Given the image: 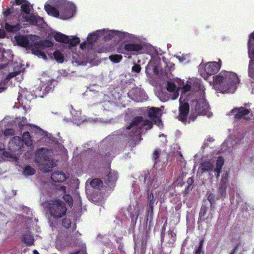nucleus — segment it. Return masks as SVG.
Instances as JSON below:
<instances>
[{
    "instance_id": "1",
    "label": "nucleus",
    "mask_w": 254,
    "mask_h": 254,
    "mask_svg": "<svg viewBox=\"0 0 254 254\" xmlns=\"http://www.w3.org/2000/svg\"><path fill=\"white\" fill-rule=\"evenodd\" d=\"M178 83L177 86L174 83L168 82L167 90L172 95L171 98L172 100L176 99L179 96V89L182 88V91L180 98V115L178 119L183 122L187 120L189 111V105L186 101L189 100L188 97L192 91L199 92L200 98L195 101H193L195 104V110L198 114L206 115L208 117L211 116V113L209 110V106L203 98L204 88L201 85L200 81L197 78H191L186 82V84L180 79L176 80Z\"/></svg>"
},
{
    "instance_id": "2",
    "label": "nucleus",
    "mask_w": 254,
    "mask_h": 254,
    "mask_svg": "<svg viewBox=\"0 0 254 254\" xmlns=\"http://www.w3.org/2000/svg\"><path fill=\"white\" fill-rule=\"evenodd\" d=\"M240 82V79L236 73L224 70L213 77V87L220 93H233Z\"/></svg>"
},
{
    "instance_id": "3",
    "label": "nucleus",
    "mask_w": 254,
    "mask_h": 254,
    "mask_svg": "<svg viewBox=\"0 0 254 254\" xmlns=\"http://www.w3.org/2000/svg\"><path fill=\"white\" fill-rule=\"evenodd\" d=\"M45 9L48 14L66 20L73 16L75 7L66 0H50L45 5Z\"/></svg>"
},
{
    "instance_id": "4",
    "label": "nucleus",
    "mask_w": 254,
    "mask_h": 254,
    "mask_svg": "<svg viewBox=\"0 0 254 254\" xmlns=\"http://www.w3.org/2000/svg\"><path fill=\"white\" fill-rule=\"evenodd\" d=\"M17 5L21 4V13L19 18L21 22H26V25H38L43 22V19L39 16L30 14L32 6L25 0H15Z\"/></svg>"
},
{
    "instance_id": "5",
    "label": "nucleus",
    "mask_w": 254,
    "mask_h": 254,
    "mask_svg": "<svg viewBox=\"0 0 254 254\" xmlns=\"http://www.w3.org/2000/svg\"><path fill=\"white\" fill-rule=\"evenodd\" d=\"M224 164V159L222 157H219L216 164L212 161H207L201 163L199 170L202 173L207 172L211 178L213 177L212 174L218 177L221 173V168Z\"/></svg>"
},
{
    "instance_id": "6",
    "label": "nucleus",
    "mask_w": 254,
    "mask_h": 254,
    "mask_svg": "<svg viewBox=\"0 0 254 254\" xmlns=\"http://www.w3.org/2000/svg\"><path fill=\"white\" fill-rule=\"evenodd\" d=\"M147 186L148 191V199L149 201V205L151 207L154 204L155 199H160L163 194L161 188H159V183L155 178L148 180L147 177L145 178V182H147Z\"/></svg>"
},
{
    "instance_id": "7",
    "label": "nucleus",
    "mask_w": 254,
    "mask_h": 254,
    "mask_svg": "<svg viewBox=\"0 0 254 254\" xmlns=\"http://www.w3.org/2000/svg\"><path fill=\"white\" fill-rule=\"evenodd\" d=\"M152 127V123L147 120H144L141 117L135 118L129 126L127 127V130H131L134 135H137L142 132L141 129H150Z\"/></svg>"
},
{
    "instance_id": "8",
    "label": "nucleus",
    "mask_w": 254,
    "mask_h": 254,
    "mask_svg": "<svg viewBox=\"0 0 254 254\" xmlns=\"http://www.w3.org/2000/svg\"><path fill=\"white\" fill-rule=\"evenodd\" d=\"M45 205L48 208L50 215L55 218H60L66 213V208L65 204L58 199L50 200L46 202Z\"/></svg>"
},
{
    "instance_id": "9",
    "label": "nucleus",
    "mask_w": 254,
    "mask_h": 254,
    "mask_svg": "<svg viewBox=\"0 0 254 254\" xmlns=\"http://www.w3.org/2000/svg\"><path fill=\"white\" fill-rule=\"evenodd\" d=\"M142 50L143 46L141 44L131 43L121 44L117 48L118 53L128 55L129 57L142 53Z\"/></svg>"
},
{
    "instance_id": "10",
    "label": "nucleus",
    "mask_w": 254,
    "mask_h": 254,
    "mask_svg": "<svg viewBox=\"0 0 254 254\" xmlns=\"http://www.w3.org/2000/svg\"><path fill=\"white\" fill-rule=\"evenodd\" d=\"M45 149L43 148L40 150L37 153V161L39 164L43 167L42 170L45 172L51 171V168L57 165L56 162L54 161L53 158L51 157H48L47 156H44L43 154Z\"/></svg>"
},
{
    "instance_id": "11",
    "label": "nucleus",
    "mask_w": 254,
    "mask_h": 254,
    "mask_svg": "<svg viewBox=\"0 0 254 254\" xmlns=\"http://www.w3.org/2000/svg\"><path fill=\"white\" fill-rule=\"evenodd\" d=\"M23 146V142L19 136L13 137L9 142L8 147L10 152H4L3 155L7 158H10L12 161H16L17 157L15 156L14 152L19 150Z\"/></svg>"
},
{
    "instance_id": "12",
    "label": "nucleus",
    "mask_w": 254,
    "mask_h": 254,
    "mask_svg": "<svg viewBox=\"0 0 254 254\" xmlns=\"http://www.w3.org/2000/svg\"><path fill=\"white\" fill-rule=\"evenodd\" d=\"M53 43L49 40L41 41L34 43L32 47V53L45 60H47V57L43 50L46 47H51Z\"/></svg>"
},
{
    "instance_id": "13",
    "label": "nucleus",
    "mask_w": 254,
    "mask_h": 254,
    "mask_svg": "<svg viewBox=\"0 0 254 254\" xmlns=\"http://www.w3.org/2000/svg\"><path fill=\"white\" fill-rule=\"evenodd\" d=\"M248 50L249 56L251 59L249 66V76L254 79V32L250 35Z\"/></svg>"
},
{
    "instance_id": "14",
    "label": "nucleus",
    "mask_w": 254,
    "mask_h": 254,
    "mask_svg": "<svg viewBox=\"0 0 254 254\" xmlns=\"http://www.w3.org/2000/svg\"><path fill=\"white\" fill-rule=\"evenodd\" d=\"M221 61H219V63L215 62L208 63L205 66V72H200L201 76L205 80H207L209 75L214 74L217 72L220 69Z\"/></svg>"
},
{
    "instance_id": "15",
    "label": "nucleus",
    "mask_w": 254,
    "mask_h": 254,
    "mask_svg": "<svg viewBox=\"0 0 254 254\" xmlns=\"http://www.w3.org/2000/svg\"><path fill=\"white\" fill-rule=\"evenodd\" d=\"M101 35H104V37L107 40L111 39L112 38H116L119 40H122L128 36L127 32H123L119 31L102 30Z\"/></svg>"
},
{
    "instance_id": "16",
    "label": "nucleus",
    "mask_w": 254,
    "mask_h": 254,
    "mask_svg": "<svg viewBox=\"0 0 254 254\" xmlns=\"http://www.w3.org/2000/svg\"><path fill=\"white\" fill-rule=\"evenodd\" d=\"M232 113L235 118L238 119H244L248 120H251L253 117V115L250 111L248 109L242 107L233 109Z\"/></svg>"
},
{
    "instance_id": "17",
    "label": "nucleus",
    "mask_w": 254,
    "mask_h": 254,
    "mask_svg": "<svg viewBox=\"0 0 254 254\" xmlns=\"http://www.w3.org/2000/svg\"><path fill=\"white\" fill-rule=\"evenodd\" d=\"M161 114V110L158 108L152 107L148 110L149 116L156 124H158V126L162 125L160 119Z\"/></svg>"
},
{
    "instance_id": "18",
    "label": "nucleus",
    "mask_w": 254,
    "mask_h": 254,
    "mask_svg": "<svg viewBox=\"0 0 254 254\" xmlns=\"http://www.w3.org/2000/svg\"><path fill=\"white\" fill-rule=\"evenodd\" d=\"M31 38L26 36H23L21 35H16L14 37V43L17 45L23 47H30L31 48L33 46L31 45L30 43V40Z\"/></svg>"
},
{
    "instance_id": "19",
    "label": "nucleus",
    "mask_w": 254,
    "mask_h": 254,
    "mask_svg": "<svg viewBox=\"0 0 254 254\" xmlns=\"http://www.w3.org/2000/svg\"><path fill=\"white\" fill-rule=\"evenodd\" d=\"M28 91H24L23 93H19L20 95L17 98L18 103L20 104L24 110H28V107H27L26 105H28L29 102V95H27Z\"/></svg>"
},
{
    "instance_id": "20",
    "label": "nucleus",
    "mask_w": 254,
    "mask_h": 254,
    "mask_svg": "<svg viewBox=\"0 0 254 254\" xmlns=\"http://www.w3.org/2000/svg\"><path fill=\"white\" fill-rule=\"evenodd\" d=\"M241 140L236 138L235 136H230L223 143L222 147L226 146L227 148H231L235 145L240 143Z\"/></svg>"
},
{
    "instance_id": "21",
    "label": "nucleus",
    "mask_w": 254,
    "mask_h": 254,
    "mask_svg": "<svg viewBox=\"0 0 254 254\" xmlns=\"http://www.w3.org/2000/svg\"><path fill=\"white\" fill-rule=\"evenodd\" d=\"M51 179L56 182H63L66 180V176L64 173L57 171L52 174Z\"/></svg>"
},
{
    "instance_id": "22",
    "label": "nucleus",
    "mask_w": 254,
    "mask_h": 254,
    "mask_svg": "<svg viewBox=\"0 0 254 254\" xmlns=\"http://www.w3.org/2000/svg\"><path fill=\"white\" fill-rule=\"evenodd\" d=\"M54 37L55 39L58 42L63 43H68L69 41V37L60 33H56L54 34Z\"/></svg>"
},
{
    "instance_id": "23",
    "label": "nucleus",
    "mask_w": 254,
    "mask_h": 254,
    "mask_svg": "<svg viewBox=\"0 0 254 254\" xmlns=\"http://www.w3.org/2000/svg\"><path fill=\"white\" fill-rule=\"evenodd\" d=\"M87 185L88 184L93 188L98 189L102 186V182L98 179H95L92 180H88L86 183Z\"/></svg>"
},
{
    "instance_id": "24",
    "label": "nucleus",
    "mask_w": 254,
    "mask_h": 254,
    "mask_svg": "<svg viewBox=\"0 0 254 254\" xmlns=\"http://www.w3.org/2000/svg\"><path fill=\"white\" fill-rule=\"evenodd\" d=\"M51 59H54L58 63H62L64 61L63 55L59 51H55L52 55L51 56Z\"/></svg>"
},
{
    "instance_id": "25",
    "label": "nucleus",
    "mask_w": 254,
    "mask_h": 254,
    "mask_svg": "<svg viewBox=\"0 0 254 254\" xmlns=\"http://www.w3.org/2000/svg\"><path fill=\"white\" fill-rule=\"evenodd\" d=\"M101 32L102 31L99 30L95 33L89 34L87 38V42L89 44H91L93 42L96 41L98 37L101 36Z\"/></svg>"
},
{
    "instance_id": "26",
    "label": "nucleus",
    "mask_w": 254,
    "mask_h": 254,
    "mask_svg": "<svg viewBox=\"0 0 254 254\" xmlns=\"http://www.w3.org/2000/svg\"><path fill=\"white\" fill-rule=\"evenodd\" d=\"M72 114V121L74 124H76L77 125L81 124L80 119H79V116L80 115L81 113L79 111L74 110L72 109L70 111Z\"/></svg>"
},
{
    "instance_id": "27",
    "label": "nucleus",
    "mask_w": 254,
    "mask_h": 254,
    "mask_svg": "<svg viewBox=\"0 0 254 254\" xmlns=\"http://www.w3.org/2000/svg\"><path fill=\"white\" fill-rule=\"evenodd\" d=\"M27 146H30L32 144V140L29 132L26 131L23 134V141H22Z\"/></svg>"
},
{
    "instance_id": "28",
    "label": "nucleus",
    "mask_w": 254,
    "mask_h": 254,
    "mask_svg": "<svg viewBox=\"0 0 254 254\" xmlns=\"http://www.w3.org/2000/svg\"><path fill=\"white\" fill-rule=\"evenodd\" d=\"M5 28L8 32H15L18 31L20 29V25L19 24L11 25L8 23H6L5 25Z\"/></svg>"
},
{
    "instance_id": "29",
    "label": "nucleus",
    "mask_w": 254,
    "mask_h": 254,
    "mask_svg": "<svg viewBox=\"0 0 254 254\" xmlns=\"http://www.w3.org/2000/svg\"><path fill=\"white\" fill-rule=\"evenodd\" d=\"M35 173V170L30 166H26L23 170V174L26 176L32 175Z\"/></svg>"
},
{
    "instance_id": "30",
    "label": "nucleus",
    "mask_w": 254,
    "mask_h": 254,
    "mask_svg": "<svg viewBox=\"0 0 254 254\" xmlns=\"http://www.w3.org/2000/svg\"><path fill=\"white\" fill-rule=\"evenodd\" d=\"M23 241L28 245H32L34 243L33 236L30 234H27L23 237Z\"/></svg>"
},
{
    "instance_id": "31",
    "label": "nucleus",
    "mask_w": 254,
    "mask_h": 254,
    "mask_svg": "<svg viewBox=\"0 0 254 254\" xmlns=\"http://www.w3.org/2000/svg\"><path fill=\"white\" fill-rule=\"evenodd\" d=\"M151 71L154 73L157 72L156 67L154 65L153 62L150 61L146 66V71L148 73L151 72Z\"/></svg>"
},
{
    "instance_id": "32",
    "label": "nucleus",
    "mask_w": 254,
    "mask_h": 254,
    "mask_svg": "<svg viewBox=\"0 0 254 254\" xmlns=\"http://www.w3.org/2000/svg\"><path fill=\"white\" fill-rule=\"evenodd\" d=\"M108 181L109 182H114L117 180L118 174L115 172L110 173L108 175Z\"/></svg>"
},
{
    "instance_id": "33",
    "label": "nucleus",
    "mask_w": 254,
    "mask_h": 254,
    "mask_svg": "<svg viewBox=\"0 0 254 254\" xmlns=\"http://www.w3.org/2000/svg\"><path fill=\"white\" fill-rule=\"evenodd\" d=\"M110 60L115 63L120 62L123 59V57L120 55H113L109 57Z\"/></svg>"
},
{
    "instance_id": "34",
    "label": "nucleus",
    "mask_w": 254,
    "mask_h": 254,
    "mask_svg": "<svg viewBox=\"0 0 254 254\" xmlns=\"http://www.w3.org/2000/svg\"><path fill=\"white\" fill-rule=\"evenodd\" d=\"M80 42L79 38L76 37H73L72 38H69V41L68 43L69 45L73 46L76 45Z\"/></svg>"
},
{
    "instance_id": "35",
    "label": "nucleus",
    "mask_w": 254,
    "mask_h": 254,
    "mask_svg": "<svg viewBox=\"0 0 254 254\" xmlns=\"http://www.w3.org/2000/svg\"><path fill=\"white\" fill-rule=\"evenodd\" d=\"M63 198L64 199V200L66 202L68 203V204H69V206L72 205V204H73L72 198L70 195H69L68 194H65L63 196Z\"/></svg>"
},
{
    "instance_id": "36",
    "label": "nucleus",
    "mask_w": 254,
    "mask_h": 254,
    "mask_svg": "<svg viewBox=\"0 0 254 254\" xmlns=\"http://www.w3.org/2000/svg\"><path fill=\"white\" fill-rule=\"evenodd\" d=\"M207 208L205 206L202 207L201 208L200 213H199V217L201 219L205 220L204 215L206 213ZM208 219V218H206V219Z\"/></svg>"
},
{
    "instance_id": "37",
    "label": "nucleus",
    "mask_w": 254,
    "mask_h": 254,
    "mask_svg": "<svg viewBox=\"0 0 254 254\" xmlns=\"http://www.w3.org/2000/svg\"><path fill=\"white\" fill-rule=\"evenodd\" d=\"M175 57L178 59L180 63H183L185 61H187L189 56L187 55L180 56H175Z\"/></svg>"
},
{
    "instance_id": "38",
    "label": "nucleus",
    "mask_w": 254,
    "mask_h": 254,
    "mask_svg": "<svg viewBox=\"0 0 254 254\" xmlns=\"http://www.w3.org/2000/svg\"><path fill=\"white\" fill-rule=\"evenodd\" d=\"M63 225L65 228H68L70 225V221L68 219H64L63 222Z\"/></svg>"
},
{
    "instance_id": "39",
    "label": "nucleus",
    "mask_w": 254,
    "mask_h": 254,
    "mask_svg": "<svg viewBox=\"0 0 254 254\" xmlns=\"http://www.w3.org/2000/svg\"><path fill=\"white\" fill-rule=\"evenodd\" d=\"M14 134V131L12 129H6L4 132L5 136L12 135Z\"/></svg>"
},
{
    "instance_id": "40",
    "label": "nucleus",
    "mask_w": 254,
    "mask_h": 254,
    "mask_svg": "<svg viewBox=\"0 0 254 254\" xmlns=\"http://www.w3.org/2000/svg\"><path fill=\"white\" fill-rule=\"evenodd\" d=\"M140 70H141V67H140V65H139L138 64H135L132 67V70L136 73L139 72Z\"/></svg>"
},
{
    "instance_id": "41",
    "label": "nucleus",
    "mask_w": 254,
    "mask_h": 254,
    "mask_svg": "<svg viewBox=\"0 0 254 254\" xmlns=\"http://www.w3.org/2000/svg\"><path fill=\"white\" fill-rule=\"evenodd\" d=\"M207 199L210 202L211 205H212V203L214 200V197L213 194H209L207 197Z\"/></svg>"
},
{
    "instance_id": "42",
    "label": "nucleus",
    "mask_w": 254,
    "mask_h": 254,
    "mask_svg": "<svg viewBox=\"0 0 254 254\" xmlns=\"http://www.w3.org/2000/svg\"><path fill=\"white\" fill-rule=\"evenodd\" d=\"M18 73H19L18 72H13L10 73L8 74V75L7 76L6 79H10V78L16 76Z\"/></svg>"
},
{
    "instance_id": "43",
    "label": "nucleus",
    "mask_w": 254,
    "mask_h": 254,
    "mask_svg": "<svg viewBox=\"0 0 254 254\" xmlns=\"http://www.w3.org/2000/svg\"><path fill=\"white\" fill-rule=\"evenodd\" d=\"M158 155H159V151L158 150H155L153 153V158L155 160L157 159L158 157Z\"/></svg>"
},
{
    "instance_id": "44",
    "label": "nucleus",
    "mask_w": 254,
    "mask_h": 254,
    "mask_svg": "<svg viewBox=\"0 0 254 254\" xmlns=\"http://www.w3.org/2000/svg\"><path fill=\"white\" fill-rule=\"evenodd\" d=\"M5 35V31L3 29H0V38L4 37Z\"/></svg>"
},
{
    "instance_id": "45",
    "label": "nucleus",
    "mask_w": 254,
    "mask_h": 254,
    "mask_svg": "<svg viewBox=\"0 0 254 254\" xmlns=\"http://www.w3.org/2000/svg\"><path fill=\"white\" fill-rule=\"evenodd\" d=\"M202 251V248L201 247H198V248L195 251V254H200Z\"/></svg>"
},
{
    "instance_id": "46",
    "label": "nucleus",
    "mask_w": 254,
    "mask_h": 254,
    "mask_svg": "<svg viewBox=\"0 0 254 254\" xmlns=\"http://www.w3.org/2000/svg\"><path fill=\"white\" fill-rule=\"evenodd\" d=\"M5 88H6V87L4 86H3L2 85V83H0V93L2 92L3 91H4Z\"/></svg>"
},
{
    "instance_id": "47",
    "label": "nucleus",
    "mask_w": 254,
    "mask_h": 254,
    "mask_svg": "<svg viewBox=\"0 0 254 254\" xmlns=\"http://www.w3.org/2000/svg\"><path fill=\"white\" fill-rule=\"evenodd\" d=\"M86 45V42H83L80 45V48L82 49H83L84 48H85Z\"/></svg>"
},
{
    "instance_id": "48",
    "label": "nucleus",
    "mask_w": 254,
    "mask_h": 254,
    "mask_svg": "<svg viewBox=\"0 0 254 254\" xmlns=\"http://www.w3.org/2000/svg\"><path fill=\"white\" fill-rule=\"evenodd\" d=\"M10 10L9 9H7L6 10L4 11L3 12V14L5 15V16H7L10 13Z\"/></svg>"
},
{
    "instance_id": "49",
    "label": "nucleus",
    "mask_w": 254,
    "mask_h": 254,
    "mask_svg": "<svg viewBox=\"0 0 254 254\" xmlns=\"http://www.w3.org/2000/svg\"><path fill=\"white\" fill-rule=\"evenodd\" d=\"M60 190L62 191L63 192L65 193V187H61L60 188Z\"/></svg>"
},
{
    "instance_id": "50",
    "label": "nucleus",
    "mask_w": 254,
    "mask_h": 254,
    "mask_svg": "<svg viewBox=\"0 0 254 254\" xmlns=\"http://www.w3.org/2000/svg\"><path fill=\"white\" fill-rule=\"evenodd\" d=\"M163 137L164 138V140L163 141V143H166V139H165V136L164 135H162L160 136V137Z\"/></svg>"
},
{
    "instance_id": "51",
    "label": "nucleus",
    "mask_w": 254,
    "mask_h": 254,
    "mask_svg": "<svg viewBox=\"0 0 254 254\" xmlns=\"http://www.w3.org/2000/svg\"><path fill=\"white\" fill-rule=\"evenodd\" d=\"M202 245H203V241H201L199 243V247H201V248H202Z\"/></svg>"
},
{
    "instance_id": "52",
    "label": "nucleus",
    "mask_w": 254,
    "mask_h": 254,
    "mask_svg": "<svg viewBox=\"0 0 254 254\" xmlns=\"http://www.w3.org/2000/svg\"><path fill=\"white\" fill-rule=\"evenodd\" d=\"M237 247H236V248L234 249V250L233 252H232L231 253V254H234V253H235V252H236V251L237 250Z\"/></svg>"
},
{
    "instance_id": "53",
    "label": "nucleus",
    "mask_w": 254,
    "mask_h": 254,
    "mask_svg": "<svg viewBox=\"0 0 254 254\" xmlns=\"http://www.w3.org/2000/svg\"><path fill=\"white\" fill-rule=\"evenodd\" d=\"M33 254H39L36 250L33 251Z\"/></svg>"
},
{
    "instance_id": "54",
    "label": "nucleus",
    "mask_w": 254,
    "mask_h": 254,
    "mask_svg": "<svg viewBox=\"0 0 254 254\" xmlns=\"http://www.w3.org/2000/svg\"><path fill=\"white\" fill-rule=\"evenodd\" d=\"M34 127L36 128L38 131H40V129L39 127H37L36 126H34Z\"/></svg>"
},
{
    "instance_id": "55",
    "label": "nucleus",
    "mask_w": 254,
    "mask_h": 254,
    "mask_svg": "<svg viewBox=\"0 0 254 254\" xmlns=\"http://www.w3.org/2000/svg\"><path fill=\"white\" fill-rule=\"evenodd\" d=\"M2 148V145L1 144H0V150H1Z\"/></svg>"
},
{
    "instance_id": "56",
    "label": "nucleus",
    "mask_w": 254,
    "mask_h": 254,
    "mask_svg": "<svg viewBox=\"0 0 254 254\" xmlns=\"http://www.w3.org/2000/svg\"><path fill=\"white\" fill-rule=\"evenodd\" d=\"M188 182H191H191H192V180H191V179H190H190H189V180H188Z\"/></svg>"
},
{
    "instance_id": "57",
    "label": "nucleus",
    "mask_w": 254,
    "mask_h": 254,
    "mask_svg": "<svg viewBox=\"0 0 254 254\" xmlns=\"http://www.w3.org/2000/svg\"><path fill=\"white\" fill-rule=\"evenodd\" d=\"M226 180V178H224V179H222V181H224V182H225Z\"/></svg>"
},
{
    "instance_id": "58",
    "label": "nucleus",
    "mask_w": 254,
    "mask_h": 254,
    "mask_svg": "<svg viewBox=\"0 0 254 254\" xmlns=\"http://www.w3.org/2000/svg\"><path fill=\"white\" fill-rule=\"evenodd\" d=\"M212 217V214H211L209 219H211Z\"/></svg>"
},
{
    "instance_id": "59",
    "label": "nucleus",
    "mask_w": 254,
    "mask_h": 254,
    "mask_svg": "<svg viewBox=\"0 0 254 254\" xmlns=\"http://www.w3.org/2000/svg\"><path fill=\"white\" fill-rule=\"evenodd\" d=\"M2 57H3V58H4V57H5V56H4V53H3V54H2Z\"/></svg>"
},
{
    "instance_id": "60",
    "label": "nucleus",
    "mask_w": 254,
    "mask_h": 254,
    "mask_svg": "<svg viewBox=\"0 0 254 254\" xmlns=\"http://www.w3.org/2000/svg\"><path fill=\"white\" fill-rule=\"evenodd\" d=\"M190 118H192V120H194V119H195V118H193V117H191Z\"/></svg>"
},
{
    "instance_id": "61",
    "label": "nucleus",
    "mask_w": 254,
    "mask_h": 254,
    "mask_svg": "<svg viewBox=\"0 0 254 254\" xmlns=\"http://www.w3.org/2000/svg\"><path fill=\"white\" fill-rule=\"evenodd\" d=\"M252 93H254V91H253V90L252 91Z\"/></svg>"
}]
</instances>
